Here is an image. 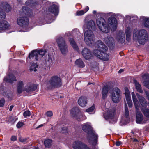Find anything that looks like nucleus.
Listing matches in <instances>:
<instances>
[{"mask_svg":"<svg viewBox=\"0 0 149 149\" xmlns=\"http://www.w3.org/2000/svg\"><path fill=\"white\" fill-rule=\"evenodd\" d=\"M131 95L136 109L137 110L139 109V102L134 92L131 93Z\"/></svg>","mask_w":149,"mask_h":149,"instance_id":"24","label":"nucleus"},{"mask_svg":"<svg viewBox=\"0 0 149 149\" xmlns=\"http://www.w3.org/2000/svg\"><path fill=\"white\" fill-rule=\"evenodd\" d=\"M9 24L6 20L0 21V31L6 30L9 27Z\"/></svg>","mask_w":149,"mask_h":149,"instance_id":"22","label":"nucleus"},{"mask_svg":"<svg viewBox=\"0 0 149 149\" xmlns=\"http://www.w3.org/2000/svg\"><path fill=\"white\" fill-rule=\"evenodd\" d=\"M34 149H39V148L38 147H36L34 148Z\"/></svg>","mask_w":149,"mask_h":149,"instance_id":"62","label":"nucleus"},{"mask_svg":"<svg viewBox=\"0 0 149 149\" xmlns=\"http://www.w3.org/2000/svg\"><path fill=\"white\" fill-rule=\"evenodd\" d=\"M134 83L135 86V88L137 91L141 93H143L141 85L139 84L136 80L134 81Z\"/></svg>","mask_w":149,"mask_h":149,"instance_id":"26","label":"nucleus"},{"mask_svg":"<svg viewBox=\"0 0 149 149\" xmlns=\"http://www.w3.org/2000/svg\"><path fill=\"white\" fill-rule=\"evenodd\" d=\"M13 107H14V106L13 105H11L10 106V108H9L10 111H11L12 110L13 108Z\"/></svg>","mask_w":149,"mask_h":149,"instance_id":"57","label":"nucleus"},{"mask_svg":"<svg viewBox=\"0 0 149 149\" xmlns=\"http://www.w3.org/2000/svg\"><path fill=\"white\" fill-rule=\"evenodd\" d=\"M115 113V110L114 109H109L107 111L103 114L104 117L107 120L112 118Z\"/></svg>","mask_w":149,"mask_h":149,"instance_id":"18","label":"nucleus"},{"mask_svg":"<svg viewBox=\"0 0 149 149\" xmlns=\"http://www.w3.org/2000/svg\"><path fill=\"white\" fill-rule=\"evenodd\" d=\"M46 52L42 50L37 51L34 50L31 52L29 54L28 57L31 60L40 61L45 55Z\"/></svg>","mask_w":149,"mask_h":149,"instance_id":"6","label":"nucleus"},{"mask_svg":"<svg viewBox=\"0 0 149 149\" xmlns=\"http://www.w3.org/2000/svg\"><path fill=\"white\" fill-rule=\"evenodd\" d=\"M70 112L72 116L78 121L83 120L86 118V117L77 107L73 108Z\"/></svg>","mask_w":149,"mask_h":149,"instance_id":"8","label":"nucleus"},{"mask_svg":"<svg viewBox=\"0 0 149 149\" xmlns=\"http://www.w3.org/2000/svg\"><path fill=\"white\" fill-rule=\"evenodd\" d=\"M104 41L108 46L112 45L114 42V39L111 36H109L104 38Z\"/></svg>","mask_w":149,"mask_h":149,"instance_id":"28","label":"nucleus"},{"mask_svg":"<svg viewBox=\"0 0 149 149\" xmlns=\"http://www.w3.org/2000/svg\"><path fill=\"white\" fill-rule=\"evenodd\" d=\"M125 117L127 118L129 116V113L128 108L126 103L125 104Z\"/></svg>","mask_w":149,"mask_h":149,"instance_id":"39","label":"nucleus"},{"mask_svg":"<svg viewBox=\"0 0 149 149\" xmlns=\"http://www.w3.org/2000/svg\"><path fill=\"white\" fill-rule=\"evenodd\" d=\"M82 129L83 131L88 134V140L89 141H92L93 145H96L97 143L98 136L96 132L92 129L90 123H87L84 124L82 126Z\"/></svg>","mask_w":149,"mask_h":149,"instance_id":"3","label":"nucleus"},{"mask_svg":"<svg viewBox=\"0 0 149 149\" xmlns=\"http://www.w3.org/2000/svg\"><path fill=\"white\" fill-rule=\"evenodd\" d=\"M133 36L134 38L137 39L139 44L144 45L148 39V35L145 29H136L134 30Z\"/></svg>","mask_w":149,"mask_h":149,"instance_id":"4","label":"nucleus"},{"mask_svg":"<svg viewBox=\"0 0 149 149\" xmlns=\"http://www.w3.org/2000/svg\"><path fill=\"white\" fill-rule=\"evenodd\" d=\"M108 90V88L107 85H104L102 88V98L104 99L107 97Z\"/></svg>","mask_w":149,"mask_h":149,"instance_id":"29","label":"nucleus"},{"mask_svg":"<svg viewBox=\"0 0 149 149\" xmlns=\"http://www.w3.org/2000/svg\"><path fill=\"white\" fill-rule=\"evenodd\" d=\"M23 115L25 118H27L30 116L31 112L29 110L26 111L24 112Z\"/></svg>","mask_w":149,"mask_h":149,"instance_id":"43","label":"nucleus"},{"mask_svg":"<svg viewBox=\"0 0 149 149\" xmlns=\"http://www.w3.org/2000/svg\"><path fill=\"white\" fill-rule=\"evenodd\" d=\"M110 93L113 102L114 103L118 102L121 99V93L120 90L116 87L113 89L112 92Z\"/></svg>","mask_w":149,"mask_h":149,"instance_id":"11","label":"nucleus"},{"mask_svg":"<svg viewBox=\"0 0 149 149\" xmlns=\"http://www.w3.org/2000/svg\"><path fill=\"white\" fill-rule=\"evenodd\" d=\"M140 20L142 22L143 24L145 27H149V19L142 16L140 17Z\"/></svg>","mask_w":149,"mask_h":149,"instance_id":"25","label":"nucleus"},{"mask_svg":"<svg viewBox=\"0 0 149 149\" xmlns=\"http://www.w3.org/2000/svg\"><path fill=\"white\" fill-rule=\"evenodd\" d=\"M95 109V106L93 104L91 107L86 109V111L89 114L93 113Z\"/></svg>","mask_w":149,"mask_h":149,"instance_id":"37","label":"nucleus"},{"mask_svg":"<svg viewBox=\"0 0 149 149\" xmlns=\"http://www.w3.org/2000/svg\"><path fill=\"white\" fill-rule=\"evenodd\" d=\"M136 122L139 124H144L147 121L146 119H143V117L142 113L139 111V109H136Z\"/></svg>","mask_w":149,"mask_h":149,"instance_id":"15","label":"nucleus"},{"mask_svg":"<svg viewBox=\"0 0 149 149\" xmlns=\"http://www.w3.org/2000/svg\"><path fill=\"white\" fill-rule=\"evenodd\" d=\"M75 64L78 67L83 68L85 66L84 63L81 58L77 59L75 61Z\"/></svg>","mask_w":149,"mask_h":149,"instance_id":"31","label":"nucleus"},{"mask_svg":"<svg viewBox=\"0 0 149 149\" xmlns=\"http://www.w3.org/2000/svg\"><path fill=\"white\" fill-rule=\"evenodd\" d=\"M28 139V138H22L21 136L19 137V141L20 142L23 143L26 142Z\"/></svg>","mask_w":149,"mask_h":149,"instance_id":"44","label":"nucleus"},{"mask_svg":"<svg viewBox=\"0 0 149 149\" xmlns=\"http://www.w3.org/2000/svg\"><path fill=\"white\" fill-rule=\"evenodd\" d=\"M142 113L144 116L149 119V109L148 108L143 109L141 110Z\"/></svg>","mask_w":149,"mask_h":149,"instance_id":"34","label":"nucleus"},{"mask_svg":"<svg viewBox=\"0 0 149 149\" xmlns=\"http://www.w3.org/2000/svg\"><path fill=\"white\" fill-rule=\"evenodd\" d=\"M145 92L147 99L149 101V92L146 91H145Z\"/></svg>","mask_w":149,"mask_h":149,"instance_id":"52","label":"nucleus"},{"mask_svg":"<svg viewBox=\"0 0 149 149\" xmlns=\"http://www.w3.org/2000/svg\"><path fill=\"white\" fill-rule=\"evenodd\" d=\"M69 42L70 45H71L72 47L77 51L79 50V48L78 46L76 44V43L73 38H70L69 40Z\"/></svg>","mask_w":149,"mask_h":149,"instance_id":"32","label":"nucleus"},{"mask_svg":"<svg viewBox=\"0 0 149 149\" xmlns=\"http://www.w3.org/2000/svg\"><path fill=\"white\" fill-rule=\"evenodd\" d=\"M127 102L129 107H132V102L131 100L127 101Z\"/></svg>","mask_w":149,"mask_h":149,"instance_id":"51","label":"nucleus"},{"mask_svg":"<svg viewBox=\"0 0 149 149\" xmlns=\"http://www.w3.org/2000/svg\"><path fill=\"white\" fill-rule=\"evenodd\" d=\"M87 100L86 97L81 96L78 100V104L81 107H84L87 104Z\"/></svg>","mask_w":149,"mask_h":149,"instance_id":"23","label":"nucleus"},{"mask_svg":"<svg viewBox=\"0 0 149 149\" xmlns=\"http://www.w3.org/2000/svg\"><path fill=\"white\" fill-rule=\"evenodd\" d=\"M125 94L130 93L129 91L128 90V88H125Z\"/></svg>","mask_w":149,"mask_h":149,"instance_id":"53","label":"nucleus"},{"mask_svg":"<svg viewBox=\"0 0 149 149\" xmlns=\"http://www.w3.org/2000/svg\"><path fill=\"white\" fill-rule=\"evenodd\" d=\"M96 11L95 10H93V14H96Z\"/></svg>","mask_w":149,"mask_h":149,"instance_id":"60","label":"nucleus"},{"mask_svg":"<svg viewBox=\"0 0 149 149\" xmlns=\"http://www.w3.org/2000/svg\"><path fill=\"white\" fill-rule=\"evenodd\" d=\"M132 29L129 27H127L125 30L126 39L128 41H130V37L131 35Z\"/></svg>","mask_w":149,"mask_h":149,"instance_id":"30","label":"nucleus"},{"mask_svg":"<svg viewBox=\"0 0 149 149\" xmlns=\"http://www.w3.org/2000/svg\"><path fill=\"white\" fill-rule=\"evenodd\" d=\"M43 125L42 124H41V125H40L37 128H39L40 127L42 126Z\"/></svg>","mask_w":149,"mask_h":149,"instance_id":"61","label":"nucleus"},{"mask_svg":"<svg viewBox=\"0 0 149 149\" xmlns=\"http://www.w3.org/2000/svg\"><path fill=\"white\" fill-rule=\"evenodd\" d=\"M95 28V22L93 20L88 21L87 24H84L83 26V28L85 31V29H88V30L94 29Z\"/></svg>","mask_w":149,"mask_h":149,"instance_id":"21","label":"nucleus"},{"mask_svg":"<svg viewBox=\"0 0 149 149\" xmlns=\"http://www.w3.org/2000/svg\"><path fill=\"white\" fill-rule=\"evenodd\" d=\"M44 143L46 147L49 148L52 145V140L49 139H46Z\"/></svg>","mask_w":149,"mask_h":149,"instance_id":"36","label":"nucleus"},{"mask_svg":"<svg viewBox=\"0 0 149 149\" xmlns=\"http://www.w3.org/2000/svg\"><path fill=\"white\" fill-rule=\"evenodd\" d=\"M24 82L22 81H19L18 84L17 92L21 93L23 91H26L27 93H29L36 90L37 88V85L30 82L28 83L24 87Z\"/></svg>","mask_w":149,"mask_h":149,"instance_id":"5","label":"nucleus"},{"mask_svg":"<svg viewBox=\"0 0 149 149\" xmlns=\"http://www.w3.org/2000/svg\"><path fill=\"white\" fill-rule=\"evenodd\" d=\"M134 141H137V140L136 139H134Z\"/></svg>","mask_w":149,"mask_h":149,"instance_id":"64","label":"nucleus"},{"mask_svg":"<svg viewBox=\"0 0 149 149\" xmlns=\"http://www.w3.org/2000/svg\"><path fill=\"white\" fill-rule=\"evenodd\" d=\"M108 25L111 26V30L113 31H115L116 29L117 23L116 19L114 17H110L108 19Z\"/></svg>","mask_w":149,"mask_h":149,"instance_id":"16","label":"nucleus"},{"mask_svg":"<svg viewBox=\"0 0 149 149\" xmlns=\"http://www.w3.org/2000/svg\"><path fill=\"white\" fill-rule=\"evenodd\" d=\"M68 132L67 128L66 127H64L62 128L61 132L62 133H65Z\"/></svg>","mask_w":149,"mask_h":149,"instance_id":"50","label":"nucleus"},{"mask_svg":"<svg viewBox=\"0 0 149 149\" xmlns=\"http://www.w3.org/2000/svg\"><path fill=\"white\" fill-rule=\"evenodd\" d=\"M4 80L5 81L8 82L10 83H12L13 81H16V80L15 77L13 74H11L8 77H5L4 78Z\"/></svg>","mask_w":149,"mask_h":149,"instance_id":"27","label":"nucleus"},{"mask_svg":"<svg viewBox=\"0 0 149 149\" xmlns=\"http://www.w3.org/2000/svg\"><path fill=\"white\" fill-rule=\"evenodd\" d=\"M56 42L61 53L63 55H65L68 52V48L64 38L59 37L57 38Z\"/></svg>","mask_w":149,"mask_h":149,"instance_id":"10","label":"nucleus"},{"mask_svg":"<svg viewBox=\"0 0 149 149\" xmlns=\"http://www.w3.org/2000/svg\"><path fill=\"white\" fill-rule=\"evenodd\" d=\"M20 15L23 17H20L17 19V24L20 26L24 28L28 25L29 21L27 17H31L33 15V11L26 6H23L20 11Z\"/></svg>","mask_w":149,"mask_h":149,"instance_id":"1","label":"nucleus"},{"mask_svg":"<svg viewBox=\"0 0 149 149\" xmlns=\"http://www.w3.org/2000/svg\"><path fill=\"white\" fill-rule=\"evenodd\" d=\"M1 6L3 9L0 7V18H4L6 16V13L3 11L4 10L6 12H8L10 10L11 8L10 6L6 2H3L1 3Z\"/></svg>","mask_w":149,"mask_h":149,"instance_id":"14","label":"nucleus"},{"mask_svg":"<svg viewBox=\"0 0 149 149\" xmlns=\"http://www.w3.org/2000/svg\"><path fill=\"white\" fill-rule=\"evenodd\" d=\"M48 59L47 60V61H49L50 60H51V58L49 56V55H48Z\"/></svg>","mask_w":149,"mask_h":149,"instance_id":"59","label":"nucleus"},{"mask_svg":"<svg viewBox=\"0 0 149 149\" xmlns=\"http://www.w3.org/2000/svg\"><path fill=\"white\" fill-rule=\"evenodd\" d=\"M82 55L86 60H89L93 56L92 52L87 48H84L82 50Z\"/></svg>","mask_w":149,"mask_h":149,"instance_id":"17","label":"nucleus"},{"mask_svg":"<svg viewBox=\"0 0 149 149\" xmlns=\"http://www.w3.org/2000/svg\"><path fill=\"white\" fill-rule=\"evenodd\" d=\"M37 3L34 0H29L25 2L26 5L31 6H35Z\"/></svg>","mask_w":149,"mask_h":149,"instance_id":"35","label":"nucleus"},{"mask_svg":"<svg viewBox=\"0 0 149 149\" xmlns=\"http://www.w3.org/2000/svg\"><path fill=\"white\" fill-rule=\"evenodd\" d=\"M24 125V123L22 121H19L17 123L16 127L18 128H20Z\"/></svg>","mask_w":149,"mask_h":149,"instance_id":"45","label":"nucleus"},{"mask_svg":"<svg viewBox=\"0 0 149 149\" xmlns=\"http://www.w3.org/2000/svg\"><path fill=\"white\" fill-rule=\"evenodd\" d=\"M89 9V7L87 6L84 10L77 11L76 13V15L81 16L84 14L86 12L88 11Z\"/></svg>","mask_w":149,"mask_h":149,"instance_id":"33","label":"nucleus"},{"mask_svg":"<svg viewBox=\"0 0 149 149\" xmlns=\"http://www.w3.org/2000/svg\"><path fill=\"white\" fill-rule=\"evenodd\" d=\"M72 33L75 36H76V34H77V36H77V37H79L81 36V34L80 32L77 29H76L73 30L72 31Z\"/></svg>","mask_w":149,"mask_h":149,"instance_id":"40","label":"nucleus"},{"mask_svg":"<svg viewBox=\"0 0 149 149\" xmlns=\"http://www.w3.org/2000/svg\"><path fill=\"white\" fill-rule=\"evenodd\" d=\"M49 83L52 87L54 88L59 87L62 84L61 78L57 76H54L52 77L49 81Z\"/></svg>","mask_w":149,"mask_h":149,"instance_id":"13","label":"nucleus"},{"mask_svg":"<svg viewBox=\"0 0 149 149\" xmlns=\"http://www.w3.org/2000/svg\"><path fill=\"white\" fill-rule=\"evenodd\" d=\"M46 114L47 117H51L53 115V113L51 111H49L46 113Z\"/></svg>","mask_w":149,"mask_h":149,"instance_id":"48","label":"nucleus"},{"mask_svg":"<svg viewBox=\"0 0 149 149\" xmlns=\"http://www.w3.org/2000/svg\"><path fill=\"white\" fill-rule=\"evenodd\" d=\"M17 139L16 137L15 136H13L11 138V140L12 141H15Z\"/></svg>","mask_w":149,"mask_h":149,"instance_id":"54","label":"nucleus"},{"mask_svg":"<svg viewBox=\"0 0 149 149\" xmlns=\"http://www.w3.org/2000/svg\"><path fill=\"white\" fill-rule=\"evenodd\" d=\"M93 84V83H88V85H90L91 84Z\"/></svg>","mask_w":149,"mask_h":149,"instance_id":"63","label":"nucleus"},{"mask_svg":"<svg viewBox=\"0 0 149 149\" xmlns=\"http://www.w3.org/2000/svg\"><path fill=\"white\" fill-rule=\"evenodd\" d=\"M142 77L144 81H148L149 80V74L148 73H145L142 75Z\"/></svg>","mask_w":149,"mask_h":149,"instance_id":"42","label":"nucleus"},{"mask_svg":"<svg viewBox=\"0 0 149 149\" xmlns=\"http://www.w3.org/2000/svg\"><path fill=\"white\" fill-rule=\"evenodd\" d=\"M125 97L127 101L131 100V99L130 93L125 94Z\"/></svg>","mask_w":149,"mask_h":149,"instance_id":"47","label":"nucleus"},{"mask_svg":"<svg viewBox=\"0 0 149 149\" xmlns=\"http://www.w3.org/2000/svg\"><path fill=\"white\" fill-rule=\"evenodd\" d=\"M38 65L36 63H33L31 65V66L30 68V70L31 72L33 71H36V68H37Z\"/></svg>","mask_w":149,"mask_h":149,"instance_id":"38","label":"nucleus"},{"mask_svg":"<svg viewBox=\"0 0 149 149\" xmlns=\"http://www.w3.org/2000/svg\"><path fill=\"white\" fill-rule=\"evenodd\" d=\"M84 39L86 44L90 46L94 42V35L92 31L90 30H86L84 33Z\"/></svg>","mask_w":149,"mask_h":149,"instance_id":"9","label":"nucleus"},{"mask_svg":"<svg viewBox=\"0 0 149 149\" xmlns=\"http://www.w3.org/2000/svg\"><path fill=\"white\" fill-rule=\"evenodd\" d=\"M72 147L73 149H91L87 144L79 140H76L73 142Z\"/></svg>","mask_w":149,"mask_h":149,"instance_id":"12","label":"nucleus"},{"mask_svg":"<svg viewBox=\"0 0 149 149\" xmlns=\"http://www.w3.org/2000/svg\"><path fill=\"white\" fill-rule=\"evenodd\" d=\"M96 24L99 29L104 33H108L110 31V28L105 19L102 17H100L96 20Z\"/></svg>","mask_w":149,"mask_h":149,"instance_id":"7","label":"nucleus"},{"mask_svg":"<svg viewBox=\"0 0 149 149\" xmlns=\"http://www.w3.org/2000/svg\"><path fill=\"white\" fill-rule=\"evenodd\" d=\"M50 14L49 13H46V17H49Z\"/></svg>","mask_w":149,"mask_h":149,"instance_id":"56","label":"nucleus"},{"mask_svg":"<svg viewBox=\"0 0 149 149\" xmlns=\"http://www.w3.org/2000/svg\"><path fill=\"white\" fill-rule=\"evenodd\" d=\"M118 41L119 42L122 43H123L125 40V35L123 34V36H119L118 37Z\"/></svg>","mask_w":149,"mask_h":149,"instance_id":"41","label":"nucleus"},{"mask_svg":"<svg viewBox=\"0 0 149 149\" xmlns=\"http://www.w3.org/2000/svg\"><path fill=\"white\" fill-rule=\"evenodd\" d=\"M136 95L138 99L139 102L141 106L144 107H146L147 106L148 104L147 101L144 97L139 95L138 93H136Z\"/></svg>","mask_w":149,"mask_h":149,"instance_id":"20","label":"nucleus"},{"mask_svg":"<svg viewBox=\"0 0 149 149\" xmlns=\"http://www.w3.org/2000/svg\"><path fill=\"white\" fill-rule=\"evenodd\" d=\"M99 49H95L93 52V54L99 59L107 61L109 58V55L105 53L107 50L108 48L101 41H98Z\"/></svg>","mask_w":149,"mask_h":149,"instance_id":"2","label":"nucleus"},{"mask_svg":"<svg viewBox=\"0 0 149 149\" xmlns=\"http://www.w3.org/2000/svg\"><path fill=\"white\" fill-rule=\"evenodd\" d=\"M5 100L4 99L2 98L0 100V107H2L4 104Z\"/></svg>","mask_w":149,"mask_h":149,"instance_id":"46","label":"nucleus"},{"mask_svg":"<svg viewBox=\"0 0 149 149\" xmlns=\"http://www.w3.org/2000/svg\"><path fill=\"white\" fill-rule=\"evenodd\" d=\"M121 144V142L120 141H117L116 142V145L117 146H119Z\"/></svg>","mask_w":149,"mask_h":149,"instance_id":"55","label":"nucleus"},{"mask_svg":"<svg viewBox=\"0 0 149 149\" xmlns=\"http://www.w3.org/2000/svg\"><path fill=\"white\" fill-rule=\"evenodd\" d=\"M124 71V70L123 69H120L119 71V73H121L123 72Z\"/></svg>","mask_w":149,"mask_h":149,"instance_id":"58","label":"nucleus"},{"mask_svg":"<svg viewBox=\"0 0 149 149\" xmlns=\"http://www.w3.org/2000/svg\"><path fill=\"white\" fill-rule=\"evenodd\" d=\"M49 12L57 15L58 13V6L57 5L53 4L51 5L48 9Z\"/></svg>","mask_w":149,"mask_h":149,"instance_id":"19","label":"nucleus"},{"mask_svg":"<svg viewBox=\"0 0 149 149\" xmlns=\"http://www.w3.org/2000/svg\"><path fill=\"white\" fill-rule=\"evenodd\" d=\"M144 84L145 86L147 88L149 89V80L144 81Z\"/></svg>","mask_w":149,"mask_h":149,"instance_id":"49","label":"nucleus"}]
</instances>
